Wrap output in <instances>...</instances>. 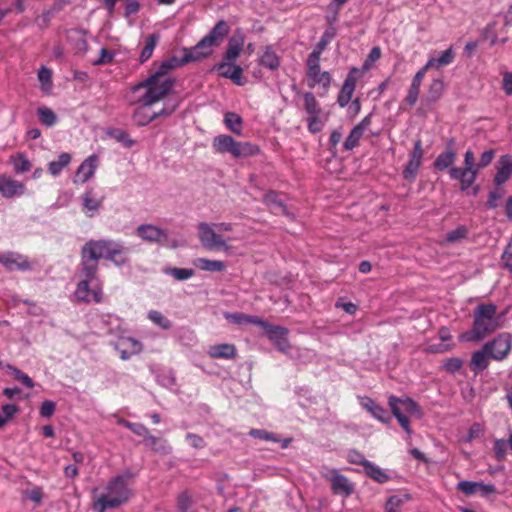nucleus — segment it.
Listing matches in <instances>:
<instances>
[{
    "label": "nucleus",
    "mask_w": 512,
    "mask_h": 512,
    "mask_svg": "<svg viewBox=\"0 0 512 512\" xmlns=\"http://www.w3.org/2000/svg\"><path fill=\"white\" fill-rule=\"evenodd\" d=\"M178 65L176 58L162 62L144 81L132 87L134 94H139L138 101L143 105H153L164 98L173 88L175 80L168 72Z\"/></svg>",
    "instance_id": "1"
},
{
    "label": "nucleus",
    "mask_w": 512,
    "mask_h": 512,
    "mask_svg": "<svg viewBox=\"0 0 512 512\" xmlns=\"http://www.w3.org/2000/svg\"><path fill=\"white\" fill-rule=\"evenodd\" d=\"M503 315L493 303H481L473 310L471 329L459 335L460 342L479 343L503 327Z\"/></svg>",
    "instance_id": "2"
},
{
    "label": "nucleus",
    "mask_w": 512,
    "mask_h": 512,
    "mask_svg": "<svg viewBox=\"0 0 512 512\" xmlns=\"http://www.w3.org/2000/svg\"><path fill=\"white\" fill-rule=\"evenodd\" d=\"M81 252L98 262L101 259L111 261L118 267L128 263V248L122 242L112 239H91L82 246Z\"/></svg>",
    "instance_id": "3"
},
{
    "label": "nucleus",
    "mask_w": 512,
    "mask_h": 512,
    "mask_svg": "<svg viewBox=\"0 0 512 512\" xmlns=\"http://www.w3.org/2000/svg\"><path fill=\"white\" fill-rule=\"evenodd\" d=\"M96 498L93 508L96 512H105L127 502L132 494L126 482H106L104 487L94 489Z\"/></svg>",
    "instance_id": "4"
},
{
    "label": "nucleus",
    "mask_w": 512,
    "mask_h": 512,
    "mask_svg": "<svg viewBox=\"0 0 512 512\" xmlns=\"http://www.w3.org/2000/svg\"><path fill=\"white\" fill-rule=\"evenodd\" d=\"M230 26L225 20L218 21L215 26L193 48L187 51L182 62L199 61L212 54L213 48L218 46L229 34Z\"/></svg>",
    "instance_id": "5"
},
{
    "label": "nucleus",
    "mask_w": 512,
    "mask_h": 512,
    "mask_svg": "<svg viewBox=\"0 0 512 512\" xmlns=\"http://www.w3.org/2000/svg\"><path fill=\"white\" fill-rule=\"evenodd\" d=\"M212 147L220 154H231L234 158H247L259 153V147L250 142L236 141L232 136L220 134L213 138Z\"/></svg>",
    "instance_id": "6"
},
{
    "label": "nucleus",
    "mask_w": 512,
    "mask_h": 512,
    "mask_svg": "<svg viewBox=\"0 0 512 512\" xmlns=\"http://www.w3.org/2000/svg\"><path fill=\"white\" fill-rule=\"evenodd\" d=\"M449 176L452 180L460 181L462 191L472 186L478 176V163H475L474 153L471 150L465 152L464 168L451 167Z\"/></svg>",
    "instance_id": "7"
},
{
    "label": "nucleus",
    "mask_w": 512,
    "mask_h": 512,
    "mask_svg": "<svg viewBox=\"0 0 512 512\" xmlns=\"http://www.w3.org/2000/svg\"><path fill=\"white\" fill-rule=\"evenodd\" d=\"M197 230L199 240L205 249L210 251L222 250L225 252L230 250V246L227 244L226 240L218 234L213 224L200 222L197 226Z\"/></svg>",
    "instance_id": "8"
},
{
    "label": "nucleus",
    "mask_w": 512,
    "mask_h": 512,
    "mask_svg": "<svg viewBox=\"0 0 512 512\" xmlns=\"http://www.w3.org/2000/svg\"><path fill=\"white\" fill-rule=\"evenodd\" d=\"M307 84L310 88L320 86L325 92L331 85V75L328 71H321L320 58L308 56L306 60Z\"/></svg>",
    "instance_id": "9"
},
{
    "label": "nucleus",
    "mask_w": 512,
    "mask_h": 512,
    "mask_svg": "<svg viewBox=\"0 0 512 512\" xmlns=\"http://www.w3.org/2000/svg\"><path fill=\"white\" fill-rule=\"evenodd\" d=\"M484 349L488 351V356L495 361H503L508 357L512 349V336L510 333L503 332L498 334L492 340L486 342Z\"/></svg>",
    "instance_id": "10"
},
{
    "label": "nucleus",
    "mask_w": 512,
    "mask_h": 512,
    "mask_svg": "<svg viewBox=\"0 0 512 512\" xmlns=\"http://www.w3.org/2000/svg\"><path fill=\"white\" fill-rule=\"evenodd\" d=\"M136 234L145 242L164 245L168 241V233L153 224H141L136 228Z\"/></svg>",
    "instance_id": "11"
},
{
    "label": "nucleus",
    "mask_w": 512,
    "mask_h": 512,
    "mask_svg": "<svg viewBox=\"0 0 512 512\" xmlns=\"http://www.w3.org/2000/svg\"><path fill=\"white\" fill-rule=\"evenodd\" d=\"M263 329L266 332L269 340L279 351L283 353L288 352V350L290 349V342L287 338V335L289 333L287 328L272 325L267 322Z\"/></svg>",
    "instance_id": "12"
},
{
    "label": "nucleus",
    "mask_w": 512,
    "mask_h": 512,
    "mask_svg": "<svg viewBox=\"0 0 512 512\" xmlns=\"http://www.w3.org/2000/svg\"><path fill=\"white\" fill-rule=\"evenodd\" d=\"M358 78H359V69L356 67H352L349 70V72L343 82L342 88L339 92V95L337 98V103L339 104V106L345 107L349 104V102L351 101V98L353 96V93L355 91Z\"/></svg>",
    "instance_id": "13"
},
{
    "label": "nucleus",
    "mask_w": 512,
    "mask_h": 512,
    "mask_svg": "<svg viewBox=\"0 0 512 512\" xmlns=\"http://www.w3.org/2000/svg\"><path fill=\"white\" fill-rule=\"evenodd\" d=\"M93 280L90 279H82L74 292L75 297L79 301L90 302L91 300L96 303L101 302L102 300V289L98 286L90 289V284Z\"/></svg>",
    "instance_id": "14"
},
{
    "label": "nucleus",
    "mask_w": 512,
    "mask_h": 512,
    "mask_svg": "<svg viewBox=\"0 0 512 512\" xmlns=\"http://www.w3.org/2000/svg\"><path fill=\"white\" fill-rule=\"evenodd\" d=\"M512 176V155L505 154L499 157L495 164V175L493 183L500 187Z\"/></svg>",
    "instance_id": "15"
},
{
    "label": "nucleus",
    "mask_w": 512,
    "mask_h": 512,
    "mask_svg": "<svg viewBox=\"0 0 512 512\" xmlns=\"http://www.w3.org/2000/svg\"><path fill=\"white\" fill-rule=\"evenodd\" d=\"M115 349L120 353L122 360H128L133 355L139 354L142 349V343L131 337H121L114 344Z\"/></svg>",
    "instance_id": "16"
},
{
    "label": "nucleus",
    "mask_w": 512,
    "mask_h": 512,
    "mask_svg": "<svg viewBox=\"0 0 512 512\" xmlns=\"http://www.w3.org/2000/svg\"><path fill=\"white\" fill-rule=\"evenodd\" d=\"M97 167L98 157L95 154H92L80 164L75 173V178L73 182L75 184L86 183L94 176Z\"/></svg>",
    "instance_id": "17"
},
{
    "label": "nucleus",
    "mask_w": 512,
    "mask_h": 512,
    "mask_svg": "<svg viewBox=\"0 0 512 512\" xmlns=\"http://www.w3.org/2000/svg\"><path fill=\"white\" fill-rule=\"evenodd\" d=\"M0 264H2L8 271H24L30 268L28 259L15 252L1 253Z\"/></svg>",
    "instance_id": "18"
},
{
    "label": "nucleus",
    "mask_w": 512,
    "mask_h": 512,
    "mask_svg": "<svg viewBox=\"0 0 512 512\" xmlns=\"http://www.w3.org/2000/svg\"><path fill=\"white\" fill-rule=\"evenodd\" d=\"M423 158V149L422 144L420 140H417L414 143V149L410 156V159L403 171V176L405 179L413 180L415 178V175L421 165Z\"/></svg>",
    "instance_id": "19"
},
{
    "label": "nucleus",
    "mask_w": 512,
    "mask_h": 512,
    "mask_svg": "<svg viewBox=\"0 0 512 512\" xmlns=\"http://www.w3.org/2000/svg\"><path fill=\"white\" fill-rule=\"evenodd\" d=\"M223 78L232 80L236 85H243V70L239 65L232 62H221L214 67Z\"/></svg>",
    "instance_id": "20"
},
{
    "label": "nucleus",
    "mask_w": 512,
    "mask_h": 512,
    "mask_svg": "<svg viewBox=\"0 0 512 512\" xmlns=\"http://www.w3.org/2000/svg\"><path fill=\"white\" fill-rule=\"evenodd\" d=\"M103 197H97L93 189H88L82 196V211L89 218L96 215L103 203Z\"/></svg>",
    "instance_id": "21"
},
{
    "label": "nucleus",
    "mask_w": 512,
    "mask_h": 512,
    "mask_svg": "<svg viewBox=\"0 0 512 512\" xmlns=\"http://www.w3.org/2000/svg\"><path fill=\"white\" fill-rule=\"evenodd\" d=\"M245 37L242 33L236 32L230 39L227 45V50L225 52L223 62H232L239 57L243 45H244Z\"/></svg>",
    "instance_id": "22"
},
{
    "label": "nucleus",
    "mask_w": 512,
    "mask_h": 512,
    "mask_svg": "<svg viewBox=\"0 0 512 512\" xmlns=\"http://www.w3.org/2000/svg\"><path fill=\"white\" fill-rule=\"evenodd\" d=\"M80 275L83 279L97 280L99 269L98 261L89 258L88 255L80 252Z\"/></svg>",
    "instance_id": "23"
},
{
    "label": "nucleus",
    "mask_w": 512,
    "mask_h": 512,
    "mask_svg": "<svg viewBox=\"0 0 512 512\" xmlns=\"http://www.w3.org/2000/svg\"><path fill=\"white\" fill-rule=\"evenodd\" d=\"M24 191V185L20 182L13 180L12 178L1 175L0 176V193L4 197H13L21 195Z\"/></svg>",
    "instance_id": "24"
},
{
    "label": "nucleus",
    "mask_w": 512,
    "mask_h": 512,
    "mask_svg": "<svg viewBox=\"0 0 512 512\" xmlns=\"http://www.w3.org/2000/svg\"><path fill=\"white\" fill-rule=\"evenodd\" d=\"M454 143H455V140L453 138L450 139L448 144H447V150L442 152V153H440L437 156V158L435 159L434 166L438 170L442 171V170H445V169H447L449 167L451 168V166L455 162L456 153L453 150Z\"/></svg>",
    "instance_id": "25"
},
{
    "label": "nucleus",
    "mask_w": 512,
    "mask_h": 512,
    "mask_svg": "<svg viewBox=\"0 0 512 512\" xmlns=\"http://www.w3.org/2000/svg\"><path fill=\"white\" fill-rule=\"evenodd\" d=\"M361 405L364 409L371 413V415L377 420L387 423L390 420V416L387 410L376 403L373 399L365 397L361 400Z\"/></svg>",
    "instance_id": "26"
},
{
    "label": "nucleus",
    "mask_w": 512,
    "mask_h": 512,
    "mask_svg": "<svg viewBox=\"0 0 512 512\" xmlns=\"http://www.w3.org/2000/svg\"><path fill=\"white\" fill-rule=\"evenodd\" d=\"M208 355L214 359H233L236 357V347L228 343L212 345L209 347Z\"/></svg>",
    "instance_id": "27"
},
{
    "label": "nucleus",
    "mask_w": 512,
    "mask_h": 512,
    "mask_svg": "<svg viewBox=\"0 0 512 512\" xmlns=\"http://www.w3.org/2000/svg\"><path fill=\"white\" fill-rule=\"evenodd\" d=\"M335 37L336 29L334 28V26H329L323 32L319 42L316 44L315 48L308 56L321 58V54Z\"/></svg>",
    "instance_id": "28"
},
{
    "label": "nucleus",
    "mask_w": 512,
    "mask_h": 512,
    "mask_svg": "<svg viewBox=\"0 0 512 512\" xmlns=\"http://www.w3.org/2000/svg\"><path fill=\"white\" fill-rule=\"evenodd\" d=\"M260 65L269 69L276 70L280 66V57L271 46H266L259 59Z\"/></svg>",
    "instance_id": "29"
},
{
    "label": "nucleus",
    "mask_w": 512,
    "mask_h": 512,
    "mask_svg": "<svg viewBox=\"0 0 512 512\" xmlns=\"http://www.w3.org/2000/svg\"><path fill=\"white\" fill-rule=\"evenodd\" d=\"M489 356L488 351L484 349V346L482 349L475 351L472 354L471 360H470V369L474 372H481L488 368L489 366Z\"/></svg>",
    "instance_id": "30"
},
{
    "label": "nucleus",
    "mask_w": 512,
    "mask_h": 512,
    "mask_svg": "<svg viewBox=\"0 0 512 512\" xmlns=\"http://www.w3.org/2000/svg\"><path fill=\"white\" fill-rule=\"evenodd\" d=\"M263 202L270 208L273 213L287 214L286 206L276 192L269 191L266 193L263 197Z\"/></svg>",
    "instance_id": "31"
},
{
    "label": "nucleus",
    "mask_w": 512,
    "mask_h": 512,
    "mask_svg": "<svg viewBox=\"0 0 512 512\" xmlns=\"http://www.w3.org/2000/svg\"><path fill=\"white\" fill-rule=\"evenodd\" d=\"M145 445L150 447L155 453L163 456L169 455L172 452V447L166 439L153 435L148 437Z\"/></svg>",
    "instance_id": "32"
},
{
    "label": "nucleus",
    "mask_w": 512,
    "mask_h": 512,
    "mask_svg": "<svg viewBox=\"0 0 512 512\" xmlns=\"http://www.w3.org/2000/svg\"><path fill=\"white\" fill-rule=\"evenodd\" d=\"M398 401H399V398H397L395 396H390L388 403H389V406L391 408L393 415L396 417V419L398 420L401 427L405 430V432L408 435H410L411 429H410L409 419L403 414L401 408L398 406Z\"/></svg>",
    "instance_id": "33"
},
{
    "label": "nucleus",
    "mask_w": 512,
    "mask_h": 512,
    "mask_svg": "<svg viewBox=\"0 0 512 512\" xmlns=\"http://www.w3.org/2000/svg\"><path fill=\"white\" fill-rule=\"evenodd\" d=\"M194 265L203 271L210 272H223L226 269V264L221 260H210L207 258H198L195 260Z\"/></svg>",
    "instance_id": "34"
},
{
    "label": "nucleus",
    "mask_w": 512,
    "mask_h": 512,
    "mask_svg": "<svg viewBox=\"0 0 512 512\" xmlns=\"http://www.w3.org/2000/svg\"><path fill=\"white\" fill-rule=\"evenodd\" d=\"M138 96L139 94H137V98L134 102L140 104V107H138L133 113V120L138 126H145L155 120V115L147 113V107L150 105H143L140 103L138 101Z\"/></svg>",
    "instance_id": "35"
},
{
    "label": "nucleus",
    "mask_w": 512,
    "mask_h": 512,
    "mask_svg": "<svg viewBox=\"0 0 512 512\" xmlns=\"http://www.w3.org/2000/svg\"><path fill=\"white\" fill-rule=\"evenodd\" d=\"M455 59V52L453 47L450 46L445 51L441 52L438 57L431 56L427 62H431L433 64L432 68L440 69L444 66L451 64Z\"/></svg>",
    "instance_id": "36"
},
{
    "label": "nucleus",
    "mask_w": 512,
    "mask_h": 512,
    "mask_svg": "<svg viewBox=\"0 0 512 512\" xmlns=\"http://www.w3.org/2000/svg\"><path fill=\"white\" fill-rule=\"evenodd\" d=\"M160 39V36L158 33L150 34L145 39V45L143 49L141 50L139 61L140 63H145L147 60H149L153 54V51Z\"/></svg>",
    "instance_id": "37"
},
{
    "label": "nucleus",
    "mask_w": 512,
    "mask_h": 512,
    "mask_svg": "<svg viewBox=\"0 0 512 512\" xmlns=\"http://www.w3.org/2000/svg\"><path fill=\"white\" fill-rule=\"evenodd\" d=\"M226 318L233 321L236 324L249 323L259 326L261 328H264V326L267 323V321L257 316H250L243 313L227 314Z\"/></svg>",
    "instance_id": "38"
},
{
    "label": "nucleus",
    "mask_w": 512,
    "mask_h": 512,
    "mask_svg": "<svg viewBox=\"0 0 512 512\" xmlns=\"http://www.w3.org/2000/svg\"><path fill=\"white\" fill-rule=\"evenodd\" d=\"M38 81L40 82L41 90L44 94L48 95L52 91V71L45 66H42L37 73Z\"/></svg>",
    "instance_id": "39"
},
{
    "label": "nucleus",
    "mask_w": 512,
    "mask_h": 512,
    "mask_svg": "<svg viewBox=\"0 0 512 512\" xmlns=\"http://www.w3.org/2000/svg\"><path fill=\"white\" fill-rule=\"evenodd\" d=\"M37 115L40 123L48 128L53 127L58 120L55 112L46 106L38 107Z\"/></svg>",
    "instance_id": "40"
},
{
    "label": "nucleus",
    "mask_w": 512,
    "mask_h": 512,
    "mask_svg": "<svg viewBox=\"0 0 512 512\" xmlns=\"http://www.w3.org/2000/svg\"><path fill=\"white\" fill-rule=\"evenodd\" d=\"M304 100V109L308 116L310 115H320L322 113V109L312 92H305L303 94Z\"/></svg>",
    "instance_id": "41"
},
{
    "label": "nucleus",
    "mask_w": 512,
    "mask_h": 512,
    "mask_svg": "<svg viewBox=\"0 0 512 512\" xmlns=\"http://www.w3.org/2000/svg\"><path fill=\"white\" fill-rule=\"evenodd\" d=\"M224 123L230 131L237 135H241L242 118L238 114L234 112H227L224 116Z\"/></svg>",
    "instance_id": "42"
},
{
    "label": "nucleus",
    "mask_w": 512,
    "mask_h": 512,
    "mask_svg": "<svg viewBox=\"0 0 512 512\" xmlns=\"http://www.w3.org/2000/svg\"><path fill=\"white\" fill-rule=\"evenodd\" d=\"M71 155L69 153H61L58 157V160L52 161L48 165L49 172L56 176L61 173V171L70 163Z\"/></svg>",
    "instance_id": "43"
},
{
    "label": "nucleus",
    "mask_w": 512,
    "mask_h": 512,
    "mask_svg": "<svg viewBox=\"0 0 512 512\" xmlns=\"http://www.w3.org/2000/svg\"><path fill=\"white\" fill-rule=\"evenodd\" d=\"M164 273L172 276L177 281H184L194 276L195 271L191 268H173L168 267L164 269Z\"/></svg>",
    "instance_id": "44"
},
{
    "label": "nucleus",
    "mask_w": 512,
    "mask_h": 512,
    "mask_svg": "<svg viewBox=\"0 0 512 512\" xmlns=\"http://www.w3.org/2000/svg\"><path fill=\"white\" fill-rule=\"evenodd\" d=\"M358 457L362 458L360 455H358ZM360 463L363 465L366 476L372 480H381L382 478L387 477L379 467L375 466L371 462L361 459Z\"/></svg>",
    "instance_id": "45"
},
{
    "label": "nucleus",
    "mask_w": 512,
    "mask_h": 512,
    "mask_svg": "<svg viewBox=\"0 0 512 512\" xmlns=\"http://www.w3.org/2000/svg\"><path fill=\"white\" fill-rule=\"evenodd\" d=\"M444 91V83L441 79H433L430 83L427 99L430 102H436L439 100Z\"/></svg>",
    "instance_id": "46"
},
{
    "label": "nucleus",
    "mask_w": 512,
    "mask_h": 512,
    "mask_svg": "<svg viewBox=\"0 0 512 512\" xmlns=\"http://www.w3.org/2000/svg\"><path fill=\"white\" fill-rule=\"evenodd\" d=\"M194 504L193 496L188 491L181 492L177 497L178 512H190Z\"/></svg>",
    "instance_id": "47"
},
{
    "label": "nucleus",
    "mask_w": 512,
    "mask_h": 512,
    "mask_svg": "<svg viewBox=\"0 0 512 512\" xmlns=\"http://www.w3.org/2000/svg\"><path fill=\"white\" fill-rule=\"evenodd\" d=\"M147 317L150 321H152L155 325L159 326L164 330H168L171 328V321L166 318L161 312L157 310H150L147 314Z\"/></svg>",
    "instance_id": "48"
},
{
    "label": "nucleus",
    "mask_w": 512,
    "mask_h": 512,
    "mask_svg": "<svg viewBox=\"0 0 512 512\" xmlns=\"http://www.w3.org/2000/svg\"><path fill=\"white\" fill-rule=\"evenodd\" d=\"M468 233L469 231L466 226H458L456 229L451 230L446 234L445 241L447 243H459L467 238Z\"/></svg>",
    "instance_id": "49"
},
{
    "label": "nucleus",
    "mask_w": 512,
    "mask_h": 512,
    "mask_svg": "<svg viewBox=\"0 0 512 512\" xmlns=\"http://www.w3.org/2000/svg\"><path fill=\"white\" fill-rule=\"evenodd\" d=\"M121 424L124 427L128 428L129 430H131L135 435L143 437L144 438V443H146V441L148 440V437L151 435L149 433L148 428L145 425L141 424V423H133V422H129L127 420H123L121 422Z\"/></svg>",
    "instance_id": "50"
},
{
    "label": "nucleus",
    "mask_w": 512,
    "mask_h": 512,
    "mask_svg": "<svg viewBox=\"0 0 512 512\" xmlns=\"http://www.w3.org/2000/svg\"><path fill=\"white\" fill-rule=\"evenodd\" d=\"M362 136L363 133L359 131V128L354 127L343 143L344 149L350 151L356 148Z\"/></svg>",
    "instance_id": "51"
},
{
    "label": "nucleus",
    "mask_w": 512,
    "mask_h": 512,
    "mask_svg": "<svg viewBox=\"0 0 512 512\" xmlns=\"http://www.w3.org/2000/svg\"><path fill=\"white\" fill-rule=\"evenodd\" d=\"M18 407L15 404H5L1 407L0 411V429L13 418L18 412Z\"/></svg>",
    "instance_id": "52"
},
{
    "label": "nucleus",
    "mask_w": 512,
    "mask_h": 512,
    "mask_svg": "<svg viewBox=\"0 0 512 512\" xmlns=\"http://www.w3.org/2000/svg\"><path fill=\"white\" fill-rule=\"evenodd\" d=\"M401 405L403 410L409 413L410 415L421 416V409L419 405L411 398H404L398 401V406Z\"/></svg>",
    "instance_id": "53"
},
{
    "label": "nucleus",
    "mask_w": 512,
    "mask_h": 512,
    "mask_svg": "<svg viewBox=\"0 0 512 512\" xmlns=\"http://www.w3.org/2000/svg\"><path fill=\"white\" fill-rule=\"evenodd\" d=\"M331 489L334 494L348 497L354 490L351 482H332Z\"/></svg>",
    "instance_id": "54"
},
{
    "label": "nucleus",
    "mask_w": 512,
    "mask_h": 512,
    "mask_svg": "<svg viewBox=\"0 0 512 512\" xmlns=\"http://www.w3.org/2000/svg\"><path fill=\"white\" fill-rule=\"evenodd\" d=\"M421 84L422 83L420 82L412 80L405 98V101L409 106H414L416 104L419 97Z\"/></svg>",
    "instance_id": "55"
},
{
    "label": "nucleus",
    "mask_w": 512,
    "mask_h": 512,
    "mask_svg": "<svg viewBox=\"0 0 512 512\" xmlns=\"http://www.w3.org/2000/svg\"><path fill=\"white\" fill-rule=\"evenodd\" d=\"M111 136L119 143H121L125 148H131L134 146L135 141L130 138L129 134L123 130L116 129L111 132Z\"/></svg>",
    "instance_id": "56"
},
{
    "label": "nucleus",
    "mask_w": 512,
    "mask_h": 512,
    "mask_svg": "<svg viewBox=\"0 0 512 512\" xmlns=\"http://www.w3.org/2000/svg\"><path fill=\"white\" fill-rule=\"evenodd\" d=\"M249 435L253 438L264 440V441H272V442L280 441L276 434L268 432L264 429H251L249 431Z\"/></svg>",
    "instance_id": "57"
},
{
    "label": "nucleus",
    "mask_w": 512,
    "mask_h": 512,
    "mask_svg": "<svg viewBox=\"0 0 512 512\" xmlns=\"http://www.w3.org/2000/svg\"><path fill=\"white\" fill-rule=\"evenodd\" d=\"M13 169L16 173L27 172L30 169V162L22 155H17L11 158Z\"/></svg>",
    "instance_id": "58"
},
{
    "label": "nucleus",
    "mask_w": 512,
    "mask_h": 512,
    "mask_svg": "<svg viewBox=\"0 0 512 512\" xmlns=\"http://www.w3.org/2000/svg\"><path fill=\"white\" fill-rule=\"evenodd\" d=\"M308 130L312 134L320 132L324 127V121L320 118V115H310L307 118Z\"/></svg>",
    "instance_id": "59"
},
{
    "label": "nucleus",
    "mask_w": 512,
    "mask_h": 512,
    "mask_svg": "<svg viewBox=\"0 0 512 512\" xmlns=\"http://www.w3.org/2000/svg\"><path fill=\"white\" fill-rule=\"evenodd\" d=\"M10 375L16 381H21L26 387H32V379L22 371L12 366H8Z\"/></svg>",
    "instance_id": "60"
},
{
    "label": "nucleus",
    "mask_w": 512,
    "mask_h": 512,
    "mask_svg": "<svg viewBox=\"0 0 512 512\" xmlns=\"http://www.w3.org/2000/svg\"><path fill=\"white\" fill-rule=\"evenodd\" d=\"M508 444L504 439H497L494 442L493 451L497 460L501 461L506 457Z\"/></svg>",
    "instance_id": "61"
},
{
    "label": "nucleus",
    "mask_w": 512,
    "mask_h": 512,
    "mask_svg": "<svg viewBox=\"0 0 512 512\" xmlns=\"http://www.w3.org/2000/svg\"><path fill=\"white\" fill-rule=\"evenodd\" d=\"M381 57V49L378 46L373 47L367 55L363 67L369 69Z\"/></svg>",
    "instance_id": "62"
},
{
    "label": "nucleus",
    "mask_w": 512,
    "mask_h": 512,
    "mask_svg": "<svg viewBox=\"0 0 512 512\" xmlns=\"http://www.w3.org/2000/svg\"><path fill=\"white\" fill-rule=\"evenodd\" d=\"M502 265L512 272V239L507 244L502 256H501Z\"/></svg>",
    "instance_id": "63"
},
{
    "label": "nucleus",
    "mask_w": 512,
    "mask_h": 512,
    "mask_svg": "<svg viewBox=\"0 0 512 512\" xmlns=\"http://www.w3.org/2000/svg\"><path fill=\"white\" fill-rule=\"evenodd\" d=\"M463 365V361L460 358L453 357L449 358L444 363V369L450 373L458 372Z\"/></svg>",
    "instance_id": "64"
}]
</instances>
